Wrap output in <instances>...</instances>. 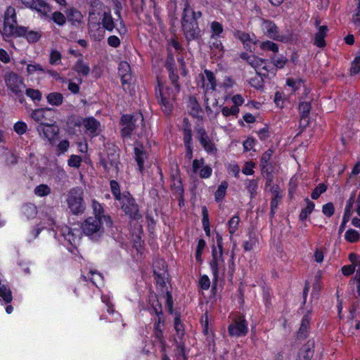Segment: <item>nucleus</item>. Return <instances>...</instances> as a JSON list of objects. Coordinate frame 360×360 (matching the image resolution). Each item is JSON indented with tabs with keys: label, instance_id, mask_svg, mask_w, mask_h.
Segmentation results:
<instances>
[{
	"label": "nucleus",
	"instance_id": "1",
	"mask_svg": "<svg viewBox=\"0 0 360 360\" xmlns=\"http://www.w3.org/2000/svg\"><path fill=\"white\" fill-rule=\"evenodd\" d=\"M54 224L55 221L52 217H45V218L42 219L41 225L32 231L33 238H36L42 229L49 227L54 232V237L56 238H58V235L60 234L69 243L75 245L79 240L80 233L79 230H72L67 226L60 228L57 227V229L55 230L53 229Z\"/></svg>",
	"mask_w": 360,
	"mask_h": 360
},
{
	"label": "nucleus",
	"instance_id": "2",
	"mask_svg": "<svg viewBox=\"0 0 360 360\" xmlns=\"http://www.w3.org/2000/svg\"><path fill=\"white\" fill-rule=\"evenodd\" d=\"M200 11L195 12L186 2L184 5L181 24L184 34L187 39L193 40L200 36V30L197 20L201 18Z\"/></svg>",
	"mask_w": 360,
	"mask_h": 360
},
{
	"label": "nucleus",
	"instance_id": "3",
	"mask_svg": "<svg viewBox=\"0 0 360 360\" xmlns=\"http://www.w3.org/2000/svg\"><path fill=\"white\" fill-rule=\"evenodd\" d=\"M197 85L198 87L202 89L205 94V109L207 115L210 118L215 117L219 112H214L212 110L208 103V94H212L217 89V84L214 73L210 70H205L204 72L200 74L197 78Z\"/></svg>",
	"mask_w": 360,
	"mask_h": 360
},
{
	"label": "nucleus",
	"instance_id": "4",
	"mask_svg": "<svg viewBox=\"0 0 360 360\" xmlns=\"http://www.w3.org/2000/svg\"><path fill=\"white\" fill-rule=\"evenodd\" d=\"M217 245L212 247L210 268L215 282L225 273L224 259L223 257V238L217 233L216 236Z\"/></svg>",
	"mask_w": 360,
	"mask_h": 360
},
{
	"label": "nucleus",
	"instance_id": "5",
	"mask_svg": "<svg viewBox=\"0 0 360 360\" xmlns=\"http://www.w3.org/2000/svg\"><path fill=\"white\" fill-rule=\"evenodd\" d=\"M3 31L8 37H18L25 34L26 27L17 25L15 9L12 6L7 7L4 13Z\"/></svg>",
	"mask_w": 360,
	"mask_h": 360
},
{
	"label": "nucleus",
	"instance_id": "6",
	"mask_svg": "<svg viewBox=\"0 0 360 360\" xmlns=\"http://www.w3.org/2000/svg\"><path fill=\"white\" fill-rule=\"evenodd\" d=\"M83 195L84 191L80 187H75L69 191L66 201L72 214H79L84 212L86 206Z\"/></svg>",
	"mask_w": 360,
	"mask_h": 360
},
{
	"label": "nucleus",
	"instance_id": "7",
	"mask_svg": "<svg viewBox=\"0 0 360 360\" xmlns=\"http://www.w3.org/2000/svg\"><path fill=\"white\" fill-rule=\"evenodd\" d=\"M242 58L247 60V62L255 70L258 75L261 77H270L275 75L274 69L266 60L261 59L255 55L245 57V54H243Z\"/></svg>",
	"mask_w": 360,
	"mask_h": 360
},
{
	"label": "nucleus",
	"instance_id": "8",
	"mask_svg": "<svg viewBox=\"0 0 360 360\" xmlns=\"http://www.w3.org/2000/svg\"><path fill=\"white\" fill-rule=\"evenodd\" d=\"M158 86L159 91L156 92L157 98L159 100L162 110L165 113L169 114L172 112L176 93L178 92L171 90L167 86H161L160 84Z\"/></svg>",
	"mask_w": 360,
	"mask_h": 360
},
{
	"label": "nucleus",
	"instance_id": "9",
	"mask_svg": "<svg viewBox=\"0 0 360 360\" xmlns=\"http://www.w3.org/2000/svg\"><path fill=\"white\" fill-rule=\"evenodd\" d=\"M101 218L89 217L82 224V229L84 233L92 238L99 237L103 230Z\"/></svg>",
	"mask_w": 360,
	"mask_h": 360
},
{
	"label": "nucleus",
	"instance_id": "10",
	"mask_svg": "<svg viewBox=\"0 0 360 360\" xmlns=\"http://www.w3.org/2000/svg\"><path fill=\"white\" fill-rule=\"evenodd\" d=\"M138 122L143 127V117L140 112L133 115H124L122 117V136H129L136 127H138Z\"/></svg>",
	"mask_w": 360,
	"mask_h": 360
},
{
	"label": "nucleus",
	"instance_id": "11",
	"mask_svg": "<svg viewBox=\"0 0 360 360\" xmlns=\"http://www.w3.org/2000/svg\"><path fill=\"white\" fill-rule=\"evenodd\" d=\"M174 329L178 336L179 340H175V357L173 360H186V356L184 349L182 338L184 335V329L179 317H175Z\"/></svg>",
	"mask_w": 360,
	"mask_h": 360
},
{
	"label": "nucleus",
	"instance_id": "12",
	"mask_svg": "<svg viewBox=\"0 0 360 360\" xmlns=\"http://www.w3.org/2000/svg\"><path fill=\"white\" fill-rule=\"evenodd\" d=\"M122 209L131 218H136L139 209L134 199L129 193H123V198L119 201Z\"/></svg>",
	"mask_w": 360,
	"mask_h": 360
},
{
	"label": "nucleus",
	"instance_id": "13",
	"mask_svg": "<svg viewBox=\"0 0 360 360\" xmlns=\"http://www.w3.org/2000/svg\"><path fill=\"white\" fill-rule=\"evenodd\" d=\"M37 130L41 139L48 140L51 143H53L59 133L58 126L44 123L39 124L37 127Z\"/></svg>",
	"mask_w": 360,
	"mask_h": 360
},
{
	"label": "nucleus",
	"instance_id": "14",
	"mask_svg": "<svg viewBox=\"0 0 360 360\" xmlns=\"http://www.w3.org/2000/svg\"><path fill=\"white\" fill-rule=\"evenodd\" d=\"M4 80L8 89L14 94L21 92L25 87L24 82L20 77L13 72L7 73L5 75Z\"/></svg>",
	"mask_w": 360,
	"mask_h": 360
},
{
	"label": "nucleus",
	"instance_id": "15",
	"mask_svg": "<svg viewBox=\"0 0 360 360\" xmlns=\"http://www.w3.org/2000/svg\"><path fill=\"white\" fill-rule=\"evenodd\" d=\"M272 153V150H268L262 155L261 158L262 174L266 179V186H270L273 181L272 169L269 164Z\"/></svg>",
	"mask_w": 360,
	"mask_h": 360
},
{
	"label": "nucleus",
	"instance_id": "16",
	"mask_svg": "<svg viewBox=\"0 0 360 360\" xmlns=\"http://www.w3.org/2000/svg\"><path fill=\"white\" fill-rule=\"evenodd\" d=\"M248 328L246 321L242 318L238 317L229 326V333L231 336H243L245 335L248 333Z\"/></svg>",
	"mask_w": 360,
	"mask_h": 360
},
{
	"label": "nucleus",
	"instance_id": "17",
	"mask_svg": "<svg viewBox=\"0 0 360 360\" xmlns=\"http://www.w3.org/2000/svg\"><path fill=\"white\" fill-rule=\"evenodd\" d=\"M83 127L85 129V133L91 137L97 136L101 131L100 122L93 117L84 118Z\"/></svg>",
	"mask_w": 360,
	"mask_h": 360
},
{
	"label": "nucleus",
	"instance_id": "18",
	"mask_svg": "<svg viewBox=\"0 0 360 360\" xmlns=\"http://www.w3.org/2000/svg\"><path fill=\"white\" fill-rule=\"evenodd\" d=\"M197 137L203 147L204 150L208 153H215L217 148L212 141L207 136L205 129L200 127L197 129Z\"/></svg>",
	"mask_w": 360,
	"mask_h": 360
},
{
	"label": "nucleus",
	"instance_id": "19",
	"mask_svg": "<svg viewBox=\"0 0 360 360\" xmlns=\"http://www.w3.org/2000/svg\"><path fill=\"white\" fill-rule=\"evenodd\" d=\"M262 27L265 34L268 37L277 41H285V37L282 34H280L278 27L273 22L269 20H263Z\"/></svg>",
	"mask_w": 360,
	"mask_h": 360
},
{
	"label": "nucleus",
	"instance_id": "20",
	"mask_svg": "<svg viewBox=\"0 0 360 360\" xmlns=\"http://www.w3.org/2000/svg\"><path fill=\"white\" fill-rule=\"evenodd\" d=\"M101 164L105 170L111 176H113L118 173L119 161L117 154H112L110 156H108L106 159H103L101 160Z\"/></svg>",
	"mask_w": 360,
	"mask_h": 360
},
{
	"label": "nucleus",
	"instance_id": "21",
	"mask_svg": "<svg viewBox=\"0 0 360 360\" xmlns=\"http://www.w3.org/2000/svg\"><path fill=\"white\" fill-rule=\"evenodd\" d=\"M192 169L195 174H198L202 179L209 178L212 173V169L210 166L204 164L203 159L194 160L193 162Z\"/></svg>",
	"mask_w": 360,
	"mask_h": 360
},
{
	"label": "nucleus",
	"instance_id": "22",
	"mask_svg": "<svg viewBox=\"0 0 360 360\" xmlns=\"http://www.w3.org/2000/svg\"><path fill=\"white\" fill-rule=\"evenodd\" d=\"M22 4L25 7L35 10L44 15L50 11L49 5L43 0H22Z\"/></svg>",
	"mask_w": 360,
	"mask_h": 360
},
{
	"label": "nucleus",
	"instance_id": "23",
	"mask_svg": "<svg viewBox=\"0 0 360 360\" xmlns=\"http://www.w3.org/2000/svg\"><path fill=\"white\" fill-rule=\"evenodd\" d=\"M134 158L138 165V169L141 173H143L145 169L144 165L147 160V155L142 146L134 148Z\"/></svg>",
	"mask_w": 360,
	"mask_h": 360
},
{
	"label": "nucleus",
	"instance_id": "24",
	"mask_svg": "<svg viewBox=\"0 0 360 360\" xmlns=\"http://www.w3.org/2000/svg\"><path fill=\"white\" fill-rule=\"evenodd\" d=\"M234 36L238 38L247 49H251L256 44V37L255 34H250L241 31H236Z\"/></svg>",
	"mask_w": 360,
	"mask_h": 360
},
{
	"label": "nucleus",
	"instance_id": "25",
	"mask_svg": "<svg viewBox=\"0 0 360 360\" xmlns=\"http://www.w3.org/2000/svg\"><path fill=\"white\" fill-rule=\"evenodd\" d=\"M314 343L308 342L302 349H300L297 360H311L314 354Z\"/></svg>",
	"mask_w": 360,
	"mask_h": 360
},
{
	"label": "nucleus",
	"instance_id": "26",
	"mask_svg": "<svg viewBox=\"0 0 360 360\" xmlns=\"http://www.w3.org/2000/svg\"><path fill=\"white\" fill-rule=\"evenodd\" d=\"M118 70L122 83H129L131 80L129 64L125 61H122L120 63Z\"/></svg>",
	"mask_w": 360,
	"mask_h": 360
},
{
	"label": "nucleus",
	"instance_id": "27",
	"mask_svg": "<svg viewBox=\"0 0 360 360\" xmlns=\"http://www.w3.org/2000/svg\"><path fill=\"white\" fill-rule=\"evenodd\" d=\"M328 27L325 25L319 27L318 32L314 36V44L319 47H323L326 45L325 37L327 35Z\"/></svg>",
	"mask_w": 360,
	"mask_h": 360
},
{
	"label": "nucleus",
	"instance_id": "28",
	"mask_svg": "<svg viewBox=\"0 0 360 360\" xmlns=\"http://www.w3.org/2000/svg\"><path fill=\"white\" fill-rule=\"evenodd\" d=\"M84 119L81 117L71 116L68 117L67 121V128L70 133L75 134L76 127H81L83 126Z\"/></svg>",
	"mask_w": 360,
	"mask_h": 360
},
{
	"label": "nucleus",
	"instance_id": "29",
	"mask_svg": "<svg viewBox=\"0 0 360 360\" xmlns=\"http://www.w3.org/2000/svg\"><path fill=\"white\" fill-rule=\"evenodd\" d=\"M91 207L94 210V217L101 218L102 220L105 221L107 224H110L111 221L109 217L104 215L103 209L101 205L95 200L91 201Z\"/></svg>",
	"mask_w": 360,
	"mask_h": 360
},
{
	"label": "nucleus",
	"instance_id": "30",
	"mask_svg": "<svg viewBox=\"0 0 360 360\" xmlns=\"http://www.w3.org/2000/svg\"><path fill=\"white\" fill-rule=\"evenodd\" d=\"M188 107L192 116L199 117L202 115V109L195 97H190Z\"/></svg>",
	"mask_w": 360,
	"mask_h": 360
},
{
	"label": "nucleus",
	"instance_id": "31",
	"mask_svg": "<svg viewBox=\"0 0 360 360\" xmlns=\"http://www.w3.org/2000/svg\"><path fill=\"white\" fill-rule=\"evenodd\" d=\"M210 49L216 53V54H218L219 56H221L223 53V46L222 43L220 40V37H214L210 36Z\"/></svg>",
	"mask_w": 360,
	"mask_h": 360
},
{
	"label": "nucleus",
	"instance_id": "32",
	"mask_svg": "<svg viewBox=\"0 0 360 360\" xmlns=\"http://www.w3.org/2000/svg\"><path fill=\"white\" fill-rule=\"evenodd\" d=\"M73 69L82 76H87L90 72V67L89 65L83 61L82 59H79L74 65Z\"/></svg>",
	"mask_w": 360,
	"mask_h": 360
},
{
	"label": "nucleus",
	"instance_id": "33",
	"mask_svg": "<svg viewBox=\"0 0 360 360\" xmlns=\"http://www.w3.org/2000/svg\"><path fill=\"white\" fill-rule=\"evenodd\" d=\"M51 110L50 108H39L32 111L31 117L39 124L43 123V121L46 120V112Z\"/></svg>",
	"mask_w": 360,
	"mask_h": 360
},
{
	"label": "nucleus",
	"instance_id": "34",
	"mask_svg": "<svg viewBox=\"0 0 360 360\" xmlns=\"http://www.w3.org/2000/svg\"><path fill=\"white\" fill-rule=\"evenodd\" d=\"M155 338L159 340L162 346V352L163 353L162 360H169V357L167 355V350L165 345L163 342V335L160 328V323L159 322L155 328Z\"/></svg>",
	"mask_w": 360,
	"mask_h": 360
},
{
	"label": "nucleus",
	"instance_id": "35",
	"mask_svg": "<svg viewBox=\"0 0 360 360\" xmlns=\"http://www.w3.org/2000/svg\"><path fill=\"white\" fill-rule=\"evenodd\" d=\"M101 22L103 27L109 32H112L115 28L114 20L110 13H103Z\"/></svg>",
	"mask_w": 360,
	"mask_h": 360
},
{
	"label": "nucleus",
	"instance_id": "36",
	"mask_svg": "<svg viewBox=\"0 0 360 360\" xmlns=\"http://www.w3.org/2000/svg\"><path fill=\"white\" fill-rule=\"evenodd\" d=\"M46 99L49 104L58 106L63 103V96L60 93L53 92L47 95Z\"/></svg>",
	"mask_w": 360,
	"mask_h": 360
},
{
	"label": "nucleus",
	"instance_id": "37",
	"mask_svg": "<svg viewBox=\"0 0 360 360\" xmlns=\"http://www.w3.org/2000/svg\"><path fill=\"white\" fill-rule=\"evenodd\" d=\"M240 223V217L238 215L233 216L228 221L227 226L229 233L230 234V238L231 239L232 236L237 231Z\"/></svg>",
	"mask_w": 360,
	"mask_h": 360
},
{
	"label": "nucleus",
	"instance_id": "38",
	"mask_svg": "<svg viewBox=\"0 0 360 360\" xmlns=\"http://www.w3.org/2000/svg\"><path fill=\"white\" fill-rule=\"evenodd\" d=\"M315 207V205L313 202L310 201L309 199L306 200V207L302 210L300 214V219L302 221L305 220L308 216L312 212Z\"/></svg>",
	"mask_w": 360,
	"mask_h": 360
},
{
	"label": "nucleus",
	"instance_id": "39",
	"mask_svg": "<svg viewBox=\"0 0 360 360\" xmlns=\"http://www.w3.org/2000/svg\"><path fill=\"white\" fill-rule=\"evenodd\" d=\"M360 238L359 233L353 229H349L345 233V239L351 243H354L359 241Z\"/></svg>",
	"mask_w": 360,
	"mask_h": 360
},
{
	"label": "nucleus",
	"instance_id": "40",
	"mask_svg": "<svg viewBox=\"0 0 360 360\" xmlns=\"http://www.w3.org/2000/svg\"><path fill=\"white\" fill-rule=\"evenodd\" d=\"M66 15L68 20L72 22V24L79 22L82 17L81 13L75 8L67 10Z\"/></svg>",
	"mask_w": 360,
	"mask_h": 360
},
{
	"label": "nucleus",
	"instance_id": "41",
	"mask_svg": "<svg viewBox=\"0 0 360 360\" xmlns=\"http://www.w3.org/2000/svg\"><path fill=\"white\" fill-rule=\"evenodd\" d=\"M162 266V269L159 271L154 269V274L157 276V283L162 286L165 284V277L167 275L166 267L163 261L160 262Z\"/></svg>",
	"mask_w": 360,
	"mask_h": 360
},
{
	"label": "nucleus",
	"instance_id": "42",
	"mask_svg": "<svg viewBox=\"0 0 360 360\" xmlns=\"http://www.w3.org/2000/svg\"><path fill=\"white\" fill-rule=\"evenodd\" d=\"M22 212L27 218H34L37 213V207L31 203L26 204L22 207Z\"/></svg>",
	"mask_w": 360,
	"mask_h": 360
},
{
	"label": "nucleus",
	"instance_id": "43",
	"mask_svg": "<svg viewBox=\"0 0 360 360\" xmlns=\"http://www.w3.org/2000/svg\"><path fill=\"white\" fill-rule=\"evenodd\" d=\"M41 36L40 32L33 30L28 31L26 28L25 34H22L21 37H25L29 43H34L39 41Z\"/></svg>",
	"mask_w": 360,
	"mask_h": 360
},
{
	"label": "nucleus",
	"instance_id": "44",
	"mask_svg": "<svg viewBox=\"0 0 360 360\" xmlns=\"http://www.w3.org/2000/svg\"><path fill=\"white\" fill-rule=\"evenodd\" d=\"M110 185L111 192H112L113 196L115 197V200H117V201H120L123 198V193L121 194V193H120V188L119 184L116 181L112 180L110 182Z\"/></svg>",
	"mask_w": 360,
	"mask_h": 360
},
{
	"label": "nucleus",
	"instance_id": "45",
	"mask_svg": "<svg viewBox=\"0 0 360 360\" xmlns=\"http://www.w3.org/2000/svg\"><path fill=\"white\" fill-rule=\"evenodd\" d=\"M311 318L309 314H306L303 316L301 322V326L299 330V335L300 337L305 336L307 332V329L310 323Z\"/></svg>",
	"mask_w": 360,
	"mask_h": 360
},
{
	"label": "nucleus",
	"instance_id": "46",
	"mask_svg": "<svg viewBox=\"0 0 360 360\" xmlns=\"http://www.w3.org/2000/svg\"><path fill=\"white\" fill-rule=\"evenodd\" d=\"M34 193L38 197H44L51 193V188L46 184H40L34 188Z\"/></svg>",
	"mask_w": 360,
	"mask_h": 360
},
{
	"label": "nucleus",
	"instance_id": "47",
	"mask_svg": "<svg viewBox=\"0 0 360 360\" xmlns=\"http://www.w3.org/2000/svg\"><path fill=\"white\" fill-rule=\"evenodd\" d=\"M211 36L220 37L224 31L222 25L217 22L213 21L210 24Z\"/></svg>",
	"mask_w": 360,
	"mask_h": 360
},
{
	"label": "nucleus",
	"instance_id": "48",
	"mask_svg": "<svg viewBox=\"0 0 360 360\" xmlns=\"http://www.w3.org/2000/svg\"><path fill=\"white\" fill-rule=\"evenodd\" d=\"M27 72L28 75H34L35 73L41 74L45 72V69L40 65L37 63H32L27 65Z\"/></svg>",
	"mask_w": 360,
	"mask_h": 360
},
{
	"label": "nucleus",
	"instance_id": "49",
	"mask_svg": "<svg viewBox=\"0 0 360 360\" xmlns=\"http://www.w3.org/2000/svg\"><path fill=\"white\" fill-rule=\"evenodd\" d=\"M228 187V184L226 181L222 182L218 187L217 191L215 192V200L217 201H220L225 196L226 189Z\"/></svg>",
	"mask_w": 360,
	"mask_h": 360
},
{
	"label": "nucleus",
	"instance_id": "50",
	"mask_svg": "<svg viewBox=\"0 0 360 360\" xmlns=\"http://www.w3.org/2000/svg\"><path fill=\"white\" fill-rule=\"evenodd\" d=\"M25 94L33 101H39L42 97L41 92L38 89L29 88L26 89Z\"/></svg>",
	"mask_w": 360,
	"mask_h": 360
},
{
	"label": "nucleus",
	"instance_id": "51",
	"mask_svg": "<svg viewBox=\"0 0 360 360\" xmlns=\"http://www.w3.org/2000/svg\"><path fill=\"white\" fill-rule=\"evenodd\" d=\"M352 22L355 27L360 32V0H359L356 8L353 12Z\"/></svg>",
	"mask_w": 360,
	"mask_h": 360
},
{
	"label": "nucleus",
	"instance_id": "52",
	"mask_svg": "<svg viewBox=\"0 0 360 360\" xmlns=\"http://www.w3.org/2000/svg\"><path fill=\"white\" fill-rule=\"evenodd\" d=\"M260 48L264 51H271L274 53H276L278 50V47L276 44L271 41H266L260 44Z\"/></svg>",
	"mask_w": 360,
	"mask_h": 360
},
{
	"label": "nucleus",
	"instance_id": "53",
	"mask_svg": "<svg viewBox=\"0 0 360 360\" xmlns=\"http://www.w3.org/2000/svg\"><path fill=\"white\" fill-rule=\"evenodd\" d=\"M221 113L224 117H228L230 115L237 116L239 113V108H236V106H232L231 108L224 106L221 109Z\"/></svg>",
	"mask_w": 360,
	"mask_h": 360
},
{
	"label": "nucleus",
	"instance_id": "54",
	"mask_svg": "<svg viewBox=\"0 0 360 360\" xmlns=\"http://www.w3.org/2000/svg\"><path fill=\"white\" fill-rule=\"evenodd\" d=\"M82 158L77 155H71L68 160V165L70 167L79 168L81 165Z\"/></svg>",
	"mask_w": 360,
	"mask_h": 360
},
{
	"label": "nucleus",
	"instance_id": "55",
	"mask_svg": "<svg viewBox=\"0 0 360 360\" xmlns=\"http://www.w3.org/2000/svg\"><path fill=\"white\" fill-rule=\"evenodd\" d=\"M327 189V187L323 184H319L312 191L311 193V198L314 200H316L319 198V196L323 193Z\"/></svg>",
	"mask_w": 360,
	"mask_h": 360
},
{
	"label": "nucleus",
	"instance_id": "56",
	"mask_svg": "<svg viewBox=\"0 0 360 360\" xmlns=\"http://www.w3.org/2000/svg\"><path fill=\"white\" fill-rule=\"evenodd\" d=\"M311 105L309 102H302L299 105V111L302 119L307 117L309 113Z\"/></svg>",
	"mask_w": 360,
	"mask_h": 360
},
{
	"label": "nucleus",
	"instance_id": "57",
	"mask_svg": "<svg viewBox=\"0 0 360 360\" xmlns=\"http://www.w3.org/2000/svg\"><path fill=\"white\" fill-rule=\"evenodd\" d=\"M205 247V241L203 239H200L198 242L196 252H195V259L198 262H202V253Z\"/></svg>",
	"mask_w": 360,
	"mask_h": 360
},
{
	"label": "nucleus",
	"instance_id": "58",
	"mask_svg": "<svg viewBox=\"0 0 360 360\" xmlns=\"http://www.w3.org/2000/svg\"><path fill=\"white\" fill-rule=\"evenodd\" d=\"M52 20L57 25L62 26L65 23L66 18L62 13L56 11L52 15Z\"/></svg>",
	"mask_w": 360,
	"mask_h": 360
},
{
	"label": "nucleus",
	"instance_id": "59",
	"mask_svg": "<svg viewBox=\"0 0 360 360\" xmlns=\"http://www.w3.org/2000/svg\"><path fill=\"white\" fill-rule=\"evenodd\" d=\"M234 81L231 77H226L224 78L222 82H219L217 86H219V89L228 90L232 88L234 86Z\"/></svg>",
	"mask_w": 360,
	"mask_h": 360
},
{
	"label": "nucleus",
	"instance_id": "60",
	"mask_svg": "<svg viewBox=\"0 0 360 360\" xmlns=\"http://www.w3.org/2000/svg\"><path fill=\"white\" fill-rule=\"evenodd\" d=\"M14 131L20 135L24 134L27 129V124L24 122H17L13 126Z\"/></svg>",
	"mask_w": 360,
	"mask_h": 360
},
{
	"label": "nucleus",
	"instance_id": "61",
	"mask_svg": "<svg viewBox=\"0 0 360 360\" xmlns=\"http://www.w3.org/2000/svg\"><path fill=\"white\" fill-rule=\"evenodd\" d=\"M264 77H261L257 75V76L251 78L250 80V84L255 87V89H259L263 87V78Z\"/></svg>",
	"mask_w": 360,
	"mask_h": 360
},
{
	"label": "nucleus",
	"instance_id": "62",
	"mask_svg": "<svg viewBox=\"0 0 360 360\" xmlns=\"http://www.w3.org/2000/svg\"><path fill=\"white\" fill-rule=\"evenodd\" d=\"M350 72L352 75H356L360 72V54L352 61Z\"/></svg>",
	"mask_w": 360,
	"mask_h": 360
},
{
	"label": "nucleus",
	"instance_id": "63",
	"mask_svg": "<svg viewBox=\"0 0 360 360\" xmlns=\"http://www.w3.org/2000/svg\"><path fill=\"white\" fill-rule=\"evenodd\" d=\"M285 100L283 93L277 91L274 96V103L277 107L282 108L283 107L284 101Z\"/></svg>",
	"mask_w": 360,
	"mask_h": 360
},
{
	"label": "nucleus",
	"instance_id": "64",
	"mask_svg": "<svg viewBox=\"0 0 360 360\" xmlns=\"http://www.w3.org/2000/svg\"><path fill=\"white\" fill-rule=\"evenodd\" d=\"M334 206L331 202L323 205L322 212L328 217H330L334 214Z\"/></svg>",
	"mask_w": 360,
	"mask_h": 360
}]
</instances>
